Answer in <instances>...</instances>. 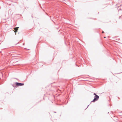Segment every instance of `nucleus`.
Here are the masks:
<instances>
[{"instance_id":"nucleus-8","label":"nucleus","mask_w":122,"mask_h":122,"mask_svg":"<svg viewBox=\"0 0 122 122\" xmlns=\"http://www.w3.org/2000/svg\"><path fill=\"white\" fill-rule=\"evenodd\" d=\"M89 106V105H88L87 107H88Z\"/></svg>"},{"instance_id":"nucleus-1","label":"nucleus","mask_w":122,"mask_h":122,"mask_svg":"<svg viewBox=\"0 0 122 122\" xmlns=\"http://www.w3.org/2000/svg\"><path fill=\"white\" fill-rule=\"evenodd\" d=\"M99 96L97 95H96L94 97V98L93 100L91 102H94L95 101H97L99 98Z\"/></svg>"},{"instance_id":"nucleus-9","label":"nucleus","mask_w":122,"mask_h":122,"mask_svg":"<svg viewBox=\"0 0 122 122\" xmlns=\"http://www.w3.org/2000/svg\"><path fill=\"white\" fill-rule=\"evenodd\" d=\"M54 112L55 113H56V112Z\"/></svg>"},{"instance_id":"nucleus-5","label":"nucleus","mask_w":122,"mask_h":122,"mask_svg":"<svg viewBox=\"0 0 122 122\" xmlns=\"http://www.w3.org/2000/svg\"><path fill=\"white\" fill-rule=\"evenodd\" d=\"M23 45H25V43H23Z\"/></svg>"},{"instance_id":"nucleus-2","label":"nucleus","mask_w":122,"mask_h":122,"mask_svg":"<svg viewBox=\"0 0 122 122\" xmlns=\"http://www.w3.org/2000/svg\"><path fill=\"white\" fill-rule=\"evenodd\" d=\"M15 84L17 86H21L24 85V83L16 82L15 83Z\"/></svg>"},{"instance_id":"nucleus-3","label":"nucleus","mask_w":122,"mask_h":122,"mask_svg":"<svg viewBox=\"0 0 122 122\" xmlns=\"http://www.w3.org/2000/svg\"><path fill=\"white\" fill-rule=\"evenodd\" d=\"M18 27H15L14 28V29L15 30V31H14L16 33L17 32V30L18 29Z\"/></svg>"},{"instance_id":"nucleus-7","label":"nucleus","mask_w":122,"mask_h":122,"mask_svg":"<svg viewBox=\"0 0 122 122\" xmlns=\"http://www.w3.org/2000/svg\"><path fill=\"white\" fill-rule=\"evenodd\" d=\"M106 37H104V38H105Z\"/></svg>"},{"instance_id":"nucleus-4","label":"nucleus","mask_w":122,"mask_h":122,"mask_svg":"<svg viewBox=\"0 0 122 122\" xmlns=\"http://www.w3.org/2000/svg\"><path fill=\"white\" fill-rule=\"evenodd\" d=\"M93 95H95H95H97V94H96V93H94L93 94Z\"/></svg>"},{"instance_id":"nucleus-6","label":"nucleus","mask_w":122,"mask_h":122,"mask_svg":"<svg viewBox=\"0 0 122 122\" xmlns=\"http://www.w3.org/2000/svg\"><path fill=\"white\" fill-rule=\"evenodd\" d=\"M102 33H104V32L103 31H102Z\"/></svg>"}]
</instances>
